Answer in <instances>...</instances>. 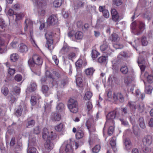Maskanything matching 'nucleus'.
Wrapping results in <instances>:
<instances>
[{"mask_svg":"<svg viewBox=\"0 0 153 153\" xmlns=\"http://www.w3.org/2000/svg\"><path fill=\"white\" fill-rule=\"evenodd\" d=\"M42 60L41 57L36 54L33 55L28 61V64L31 71L35 74L39 71L40 65H42Z\"/></svg>","mask_w":153,"mask_h":153,"instance_id":"nucleus-1","label":"nucleus"},{"mask_svg":"<svg viewBox=\"0 0 153 153\" xmlns=\"http://www.w3.org/2000/svg\"><path fill=\"white\" fill-rule=\"evenodd\" d=\"M136 22L134 21L131 25V32L135 35L141 34L145 28V24L141 21H139L137 26Z\"/></svg>","mask_w":153,"mask_h":153,"instance_id":"nucleus-2","label":"nucleus"},{"mask_svg":"<svg viewBox=\"0 0 153 153\" xmlns=\"http://www.w3.org/2000/svg\"><path fill=\"white\" fill-rule=\"evenodd\" d=\"M54 34L53 33L48 31L45 34V37L47 40L45 46L50 50H53L54 47L53 45V37Z\"/></svg>","mask_w":153,"mask_h":153,"instance_id":"nucleus-3","label":"nucleus"},{"mask_svg":"<svg viewBox=\"0 0 153 153\" xmlns=\"http://www.w3.org/2000/svg\"><path fill=\"white\" fill-rule=\"evenodd\" d=\"M68 107L72 113H75L78 110V103L76 99L70 98L69 99L67 105Z\"/></svg>","mask_w":153,"mask_h":153,"instance_id":"nucleus-4","label":"nucleus"},{"mask_svg":"<svg viewBox=\"0 0 153 153\" xmlns=\"http://www.w3.org/2000/svg\"><path fill=\"white\" fill-rule=\"evenodd\" d=\"M27 107L26 105L24 103L21 104L19 106V108L16 111L15 114L18 117L21 116L22 111L25 114L27 112Z\"/></svg>","mask_w":153,"mask_h":153,"instance_id":"nucleus-5","label":"nucleus"},{"mask_svg":"<svg viewBox=\"0 0 153 153\" xmlns=\"http://www.w3.org/2000/svg\"><path fill=\"white\" fill-rule=\"evenodd\" d=\"M74 144L75 142L72 141L71 139L65 141L64 144L65 145V152H72L73 150L72 146Z\"/></svg>","mask_w":153,"mask_h":153,"instance_id":"nucleus-6","label":"nucleus"},{"mask_svg":"<svg viewBox=\"0 0 153 153\" xmlns=\"http://www.w3.org/2000/svg\"><path fill=\"white\" fill-rule=\"evenodd\" d=\"M113 99L116 102H123L124 101V97L123 95L120 92L114 93L113 95Z\"/></svg>","mask_w":153,"mask_h":153,"instance_id":"nucleus-7","label":"nucleus"},{"mask_svg":"<svg viewBox=\"0 0 153 153\" xmlns=\"http://www.w3.org/2000/svg\"><path fill=\"white\" fill-rule=\"evenodd\" d=\"M73 49V48L69 46L66 43L64 42L63 46L60 50L59 52L60 53L63 55L66 54L69 52L71 51V50Z\"/></svg>","mask_w":153,"mask_h":153,"instance_id":"nucleus-8","label":"nucleus"},{"mask_svg":"<svg viewBox=\"0 0 153 153\" xmlns=\"http://www.w3.org/2000/svg\"><path fill=\"white\" fill-rule=\"evenodd\" d=\"M143 145L148 146L150 145L152 142V138L151 136L147 135L145 136L142 140Z\"/></svg>","mask_w":153,"mask_h":153,"instance_id":"nucleus-9","label":"nucleus"},{"mask_svg":"<svg viewBox=\"0 0 153 153\" xmlns=\"http://www.w3.org/2000/svg\"><path fill=\"white\" fill-rule=\"evenodd\" d=\"M116 109L115 110L109 112L107 116V118L108 119V121L111 123L113 125L114 124V122L113 119L115 118L116 115L117 111Z\"/></svg>","mask_w":153,"mask_h":153,"instance_id":"nucleus-10","label":"nucleus"},{"mask_svg":"<svg viewBox=\"0 0 153 153\" xmlns=\"http://www.w3.org/2000/svg\"><path fill=\"white\" fill-rule=\"evenodd\" d=\"M58 22L56 17L54 15L49 16L47 20L48 24L49 25H54Z\"/></svg>","mask_w":153,"mask_h":153,"instance_id":"nucleus-11","label":"nucleus"},{"mask_svg":"<svg viewBox=\"0 0 153 153\" xmlns=\"http://www.w3.org/2000/svg\"><path fill=\"white\" fill-rule=\"evenodd\" d=\"M37 85L36 83L33 81H31L30 85L27 87V90L30 92L35 91L37 89Z\"/></svg>","mask_w":153,"mask_h":153,"instance_id":"nucleus-12","label":"nucleus"},{"mask_svg":"<svg viewBox=\"0 0 153 153\" xmlns=\"http://www.w3.org/2000/svg\"><path fill=\"white\" fill-rule=\"evenodd\" d=\"M45 149L48 151H50L53 149L54 144L49 139H48L45 143Z\"/></svg>","mask_w":153,"mask_h":153,"instance_id":"nucleus-13","label":"nucleus"},{"mask_svg":"<svg viewBox=\"0 0 153 153\" xmlns=\"http://www.w3.org/2000/svg\"><path fill=\"white\" fill-rule=\"evenodd\" d=\"M61 80L60 81V83L59 85L61 88H63L68 82V78L65 75H62L61 76Z\"/></svg>","mask_w":153,"mask_h":153,"instance_id":"nucleus-14","label":"nucleus"},{"mask_svg":"<svg viewBox=\"0 0 153 153\" xmlns=\"http://www.w3.org/2000/svg\"><path fill=\"white\" fill-rule=\"evenodd\" d=\"M51 119L53 121H59L61 119V115L57 113H53L51 115Z\"/></svg>","mask_w":153,"mask_h":153,"instance_id":"nucleus-15","label":"nucleus"},{"mask_svg":"<svg viewBox=\"0 0 153 153\" xmlns=\"http://www.w3.org/2000/svg\"><path fill=\"white\" fill-rule=\"evenodd\" d=\"M124 144L126 149L129 150L132 147V144L131 142L129 139L126 138L124 141Z\"/></svg>","mask_w":153,"mask_h":153,"instance_id":"nucleus-16","label":"nucleus"},{"mask_svg":"<svg viewBox=\"0 0 153 153\" xmlns=\"http://www.w3.org/2000/svg\"><path fill=\"white\" fill-rule=\"evenodd\" d=\"M27 125L26 127L29 128L30 127H33L35 125L36 123L35 120L32 119L30 117L28 118L26 120Z\"/></svg>","mask_w":153,"mask_h":153,"instance_id":"nucleus-17","label":"nucleus"},{"mask_svg":"<svg viewBox=\"0 0 153 153\" xmlns=\"http://www.w3.org/2000/svg\"><path fill=\"white\" fill-rule=\"evenodd\" d=\"M138 103L134 102H129L128 104V105L129 107L131 110L132 111H135L136 109Z\"/></svg>","mask_w":153,"mask_h":153,"instance_id":"nucleus-18","label":"nucleus"},{"mask_svg":"<svg viewBox=\"0 0 153 153\" xmlns=\"http://www.w3.org/2000/svg\"><path fill=\"white\" fill-rule=\"evenodd\" d=\"M35 2L38 8H43L46 4L44 0H35Z\"/></svg>","mask_w":153,"mask_h":153,"instance_id":"nucleus-19","label":"nucleus"},{"mask_svg":"<svg viewBox=\"0 0 153 153\" xmlns=\"http://www.w3.org/2000/svg\"><path fill=\"white\" fill-rule=\"evenodd\" d=\"M42 137L44 140H46L48 139L49 135V133L48 129L46 128H44L42 131Z\"/></svg>","mask_w":153,"mask_h":153,"instance_id":"nucleus-20","label":"nucleus"},{"mask_svg":"<svg viewBox=\"0 0 153 153\" xmlns=\"http://www.w3.org/2000/svg\"><path fill=\"white\" fill-rule=\"evenodd\" d=\"M5 46L4 41L0 39V53H2L5 51Z\"/></svg>","mask_w":153,"mask_h":153,"instance_id":"nucleus-21","label":"nucleus"},{"mask_svg":"<svg viewBox=\"0 0 153 153\" xmlns=\"http://www.w3.org/2000/svg\"><path fill=\"white\" fill-rule=\"evenodd\" d=\"M116 139L115 137H113L112 138L110 142V144L114 153H115L117 151V149L116 147Z\"/></svg>","mask_w":153,"mask_h":153,"instance_id":"nucleus-22","label":"nucleus"},{"mask_svg":"<svg viewBox=\"0 0 153 153\" xmlns=\"http://www.w3.org/2000/svg\"><path fill=\"white\" fill-rule=\"evenodd\" d=\"M49 88L48 86L46 85H44L42 86L41 90L45 96H48L49 95L48 91Z\"/></svg>","mask_w":153,"mask_h":153,"instance_id":"nucleus-23","label":"nucleus"},{"mask_svg":"<svg viewBox=\"0 0 153 153\" xmlns=\"http://www.w3.org/2000/svg\"><path fill=\"white\" fill-rule=\"evenodd\" d=\"M76 57V54L75 52L71 50L67 54V57L68 59L72 60L73 59L75 58Z\"/></svg>","mask_w":153,"mask_h":153,"instance_id":"nucleus-24","label":"nucleus"},{"mask_svg":"<svg viewBox=\"0 0 153 153\" xmlns=\"http://www.w3.org/2000/svg\"><path fill=\"white\" fill-rule=\"evenodd\" d=\"M95 70L93 67L88 68L85 70V72L87 75L91 76L93 75Z\"/></svg>","mask_w":153,"mask_h":153,"instance_id":"nucleus-25","label":"nucleus"},{"mask_svg":"<svg viewBox=\"0 0 153 153\" xmlns=\"http://www.w3.org/2000/svg\"><path fill=\"white\" fill-rule=\"evenodd\" d=\"M141 43L142 45L143 46H146L148 43L147 38L145 36H143L140 38Z\"/></svg>","mask_w":153,"mask_h":153,"instance_id":"nucleus-26","label":"nucleus"},{"mask_svg":"<svg viewBox=\"0 0 153 153\" xmlns=\"http://www.w3.org/2000/svg\"><path fill=\"white\" fill-rule=\"evenodd\" d=\"M28 48L25 44L22 43L20 44L19 50L22 52H26L28 51Z\"/></svg>","mask_w":153,"mask_h":153,"instance_id":"nucleus-27","label":"nucleus"},{"mask_svg":"<svg viewBox=\"0 0 153 153\" xmlns=\"http://www.w3.org/2000/svg\"><path fill=\"white\" fill-rule=\"evenodd\" d=\"M83 36V34L82 32L81 31H77L74 34V36L75 39L77 40L82 39Z\"/></svg>","mask_w":153,"mask_h":153,"instance_id":"nucleus-28","label":"nucleus"},{"mask_svg":"<svg viewBox=\"0 0 153 153\" xmlns=\"http://www.w3.org/2000/svg\"><path fill=\"white\" fill-rule=\"evenodd\" d=\"M138 121L140 127L143 129L145 128L146 126L145 124L143 117H140Z\"/></svg>","mask_w":153,"mask_h":153,"instance_id":"nucleus-29","label":"nucleus"},{"mask_svg":"<svg viewBox=\"0 0 153 153\" xmlns=\"http://www.w3.org/2000/svg\"><path fill=\"white\" fill-rule=\"evenodd\" d=\"M100 48L102 51H104L108 48V44L105 40L103 41V44L100 46Z\"/></svg>","mask_w":153,"mask_h":153,"instance_id":"nucleus-30","label":"nucleus"},{"mask_svg":"<svg viewBox=\"0 0 153 153\" xmlns=\"http://www.w3.org/2000/svg\"><path fill=\"white\" fill-rule=\"evenodd\" d=\"M25 23L26 24L25 29V28H27L28 27H29L30 28H31L32 27L33 25V22L32 20H30V19H26Z\"/></svg>","mask_w":153,"mask_h":153,"instance_id":"nucleus-31","label":"nucleus"},{"mask_svg":"<svg viewBox=\"0 0 153 153\" xmlns=\"http://www.w3.org/2000/svg\"><path fill=\"white\" fill-rule=\"evenodd\" d=\"M19 56L17 53H13L10 56V59L12 62L16 61L19 58Z\"/></svg>","mask_w":153,"mask_h":153,"instance_id":"nucleus-32","label":"nucleus"},{"mask_svg":"<svg viewBox=\"0 0 153 153\" xmlns=\"http://www.w3.org/2000/svg\"><path fill=\"white\" fill-rule=\"evenodd\" d=\"M84 135L83 131L82 130H79L77 131L76 136V138L80 139L83 137Z\"/></svg>","mask_w":153,"mask_h":153,"instance_id":"nucleus-33","label":"nucleus"},{"mask_svg":"<svg viewBox=\"0 0 153 153\" xmlns=\"http://www.w3.org/2000/svg\"><path fill=\"white\" fill-rule=\"evenodd\" d=\"M137 106H138V109L140 113H142L144 111L145 109V105L142 102L138 103Z\"/></svg>","mask_w":153,"mask_h":153,"instance_id":"nucleus-34","label":"nucleus"},{"mask_svg":"<svg viewBox=\"0 0 153 153\" xmlns=\"http://www.w3.org/2000/svg\"><path fill=\"white\" fill-rule=\"evenodd\" d=\"M120 71L123 74H127L128 70L127 66H123L121 67Z\"/></svg>","mask_w":153,"mask_h":153,"instance_id":"nucleus-35","label":"nucleus"},{"mask_svg":"<svg viewBox=\"0 0 153 153\" xmlns=\"http://www.w3.org/2000/svg\"><path fill=\"white\" fill-rule=\"evenodd\" d=\"M57 136L56 134L53 132H51V133L49 134V136L48 138V139H51V140H54L57 137Z\"/></svg>","mask_w":153,"mask_h":153,"instance_id":"nucleus-36","label":"nucleus"},{"mask_svg":"<svg viewBox=\"0 0 153 153\" xmlns=\"http://www.w3.org/2000/svg\"><path fill=\"white\" fill-rule=\"evenodd\" d=\"M93 122V119L91 118L89 119L86 122V125L88 129L90 131V129L91 126V123Z\"/></svg>","mask_w":153,"mask_h":153,"instance_id":"nucleus-37","label":"nucleus"},{"mask_svg":"<svg viewBox=\"0 0 153 153\" xmlns=\"http://www.w3.org/2000/svg\"><path fill=\"white\" fill-rule=\"evenodd\" d=\"M62 3V0H55L53 2V5L55 7H58L61 5Z\"/></svg>","mask_w":153,"mask_h":153,"instance_id":"nucleus-38","label":"nucleus"},{"mask_svg":"<svg viewBox=\"0 0 153 153\" xmlns=\"http://www.w3.org/2000/svg\"><path fill=\"white\" fill-rule=\"evenodd\" d=\"M92 95V93L90 91L87 92L84 96V98L85 100H89Z\"/></svg>","mask_w":153,"mask_h":153,"instance_id":"nucleus-39","label":"nucleus"},{"mask_svg":"<svg viewBox=\"0 0 153 153\" xmlns=\"http://www.w3.org/2000/svg\"><path fill=\"white\" fill-rule=\"evenodd\" d=\"M145 76L146 77L147 76V79L148 81L150 83H152L153 82V76L151 75H148L147 72H145Z\"/></svg>","mask_w":153,"mask_h":153,"instance_id":"nucleus-40","label":"nucleus"},{"mask_svg":"<svg viewBox=\"0 0 153 153\" xmlns=\"http://www.w3.org/2000/svg\"><path fill=\"white\" fill-rule=\"evenodd\" d=\"M85 4V3L82 1H79L75 4V8L78 9L79 8L83 7Z\"/></svg>","mask_w":153,"mask_h":153,"instance_id":"nucleus-41","label":"nucleus"},{"mask_svg":"<svg viewBox=\"0 0 153 153\" xmlns=\"http://www.w3.org/2000/svg\"><path fill=\"white\" fill-rule=\"evenodd\" d=\"M152 89L153 88L151 86H145V92L147 94H151Z\"/></svg>","mask_w":153,"mask_h":153,"instance_id":"nucleus-42","label":"nucleus"},{"mask_svg":"<svg viewBox=\"0 0 153 153\" xmlns=\"http://www.w3.org/2000/svg\"><path fill=\"white\" fill-rule=\"evenodd\" d=\"M63 127V124L62 123H60L55 127V129L57 131H60L62 130Z\"/></svg>","mask_w":153,"mask_h":153,"instance_id":"nucleus-43","label":"nucleus"},{"mask_svg":"<svg viewBox=\"0 0 153 153\" xmlns=\"http://www.w3.org/2000/svg\"><path fill=\"white\" fill-rule=\"evenodd\" d=\"M91 55L92 58L95 59L100 55V53L96 50H93L91 52Z\"/></svg>","mask_w":153,"mask_h":153,"instance_id":"nucleus-44","label":"nucleus"},{"mask_svg":"<svg viewBox=\"0 0 153 153\" xmlns=\"http://www.w3.org/2000/svg\"><path fill=\"white\" fill-rule=\"evenodd\" d=\"M100 147L99 145H96L92 149V152L94 153H97L100 151Z\"/></svg>","mask_w":153,"mask_h":153,"instance_id":"nucleus-45","label":"nucleus"},{"mask_svg":"<svg viewBox=\"0 0 153 153\" xmlns=\"http://www.w3.org/2000/svg\"><path fill=\"white\" fill-rule=\"evenodd\" d=\"M111 123L112 125L109 127L108 131V133L110 135L113 134L114 130V128L113 126L114 124L113 125Z\"/></svg>","mask_w":153,"mask_h":153,"instance_id":"nucleus-46","label":"nucleus"},{"mask_svg":"<svg viewBox=\"0 0 153 153\" xmlns=\"http://www.w3.org/2000/svg\"><path fill=\"white\" fill-rule=\"evenodd\" d=\"M1 92L4 95H7L8 93V88L6 87H3L1 88Z\"/></svg>","mask_w":153,"mask_h":153,"instance_id":"nucleus-47","label":"nucleus"},{"mask_svg":"<svg viewBox=\"0 0 153 153\" xmlns=\"http://www.w3.org/2000/svg\"><path fill=\"white\" fill-rule=\"evenodd\" d=\"M118 36L117 34L113 33L111 35V40L112 42H115L118 40Z\"/></svg>","mask_w":153,"mask_h":153,"instance_id":"nucleus-48","label":"nucleus"},{"mask_svg":"<svg viewBox=\"0 0 153 153\" xmlns=\"http://www.w3.org/2000/svg\"><path fill=\"white\" fill-rule=\"evenodd\" d=\"M30 102L32 105H36V98L35 96H33L31 97Z\"/></svg>","mask_w":153,"mask_h":153,"instance_id":"nucleus-49","label":"nucleus"},{"mask_svg":"<svg viewBox=\"0 0 153 153\" xmlns=\"http://www.w3.org/2000/svg\"><path fill=\"white\" fill-rule=\"evenodd\" d=\"M113 4L116 6L121 5L123 3V1L121 0H113Z\"/></svg>","mask_w":153,"mask_h":153,"instance_id":"nucleus-50","label":"nucleus"},{"mask_svg":"<svg viewBox=\"0 0 153 153\" xmlns=\"http://www.w3.org/2000/svg\"><path fill=\"white\" fill-rule=\"evenodd\" d=\"M135 93L136 96H138L141 99H143L144 97V95L142 94H141L140 92L138 89L136 90Z\"/></svg>","mask_w":153,"mask_h":153,"instance_id":"nucleus-51","label":"nucleus"},{"mask_svg":"<svg viewBox=\"0 0 153 153\" xmlns=\"http://www.w3.org/2000/svg\"><path fill=\"white\" fill-rule=\"evenodd\" d=\"M6 26L5 22L4 19H0V28L3 29Z\"/></svg>","mask_w":153,"mask_h":153,"instance_id":"nucleus-52","label":"nucleus"},{"mask_svg":"<svg viewBox=\"0 0 153 153\" xmlns=\"http://www.w3.org/2000/svg\"><path fill=\"white\" fill-rule=\"evenodd\" d=\"M120 56H122L124 57H126L128 56L127 53L124 51H122L120 53V55L117 56V59H119V58H121L120 57Z\"/></svg>","mask_w":153,"mask_h":153,"instance_id":"nucleus-53","label":"nucleus"},{"mask_svg":"<svg viewBox=\"0 0 153 153\" xmlns=\"http://www.w3.org/2000/svg\"><path fill=\"white\" fill-rule=\"evenodd\" d=\"M22 76L20 74H17L14 77L15 80L17 82H20L22 79Z\"/></svg>","mask_w":153,"mask_h":153,"instance_id":"nucleus-54","label":"nucleus"},{"mask_svg":"<svg viewBox=\"0 0 153 153\" xmlns=\"http://www.w3.org/2000/svg\"><path fill=\"white\" fill-rule=\"evenodd\" d=\"M82 60L80 59H79L76 62L75 65L77 67L80 68L82 67Z\"/></svg>","mask_w":153,"mask_h":153,"instance_id":"nucleus-55","label":"nucleus"},{"mask_svg":"<svg viewBox=\"0 0 153 153\" xmlns=\"http://www.w3.org/2000/svg\"><path fill=\"white\" fill-rule=\"evenodd\" d=\"M82 80L81 78L78 77L76 79V82L77 85L79 87L82 86Z\"/></svg>","mask_w":153,"mask_h":153,"instance_id":"nucleus-56","label":"nucleus"},{"mask_svg":"<svg viewBox=\"0 0 153 153\" xmlns=\"http://www.w3.org/2000/svg\"><path fill=\"white\" fill-rule=\"evenodd\" d=\"M106 61V58L105 56H101L98 59V61L100 63L104 62Z\"/></svg>","mask_w":153,"mask_h":153,"instance_id":"nucleus-57","label":"nucleus"},{"mask_svg":"<svg viewBox=\"0 0 153 153\" xmlns=\"http://www.w3.org/2000/svg\"><path fill=\"white\" fill-rule=\"evenodd\" d=\"M16 19L18 20L22 18L24 16V15L23 13H17L16 14Z\"/></svg>","mask_w":153,"mask_h":153,"instance_id":"nucleus-58","label":"nucleus"},{"mask_svg":"<svg viewBox=\"0 0 153 153\" xmlns=\"http://www.w3.org/2000/svg\"><path fill=\"white\" fill-rule=\"evenodd\" d=\"M137 62L138 65H139L143 64L144 63L145 61L144 58L143 57L140 56L138 58Z\"/></svg>","mask_w":153,"mask_h":153,"instance_id":"nucleus-59","label":"nucleus"},{"mask_svg":"<svg viewBox=\"0 0 153 153\" xmlns=\"http://www.w3.org/2000/svg\"><path fill=\"white\" fill-rule=\"evenodd\" d=\"M36 149L34 147L30 148L28 150V153H36Z\"/></svg>","mask_w":153,"mask_h":153,"instance_id":"nucleus-60","label":"nucleus"},{"mask_svg":"<svg viewBox=\"0 0 153 153\" xmlns=\"http://www.w3.org/2000/svg\"><path fill=\"white\" fill-rule=\"evenodd\" d=\"M64 105L62 103H59L57 106L56 108L57 110H60L63 109L64 107Z\"/></svg>","mask_w":153,"mask_h":153,"instance_id":"nucleus-61","label":"nucleus"},{"mask_svg":"<svg viewBox=\"0 0 153 153\" xmlns=\"http://www.w3.org/2000/svg\"><path fill=\"white\" fill-rule=\"evenodd\" d=\"M39 14L41 16H43L45 14V11L42 8H38Z\"/></svg>","mask_w":153,"mask_h":153,"instance_id":"nucleus-62","label":"nucleus"},{"mask_svg":"<svg viewBox=\"0 0 153 153\" xmlns=\"http://www.w3.org/2000/svg\"><path fill=\"white\" fill-rule=\"evenodd\" d=\"M113 46L116 49H121L123 47V45L118 43L114 44L113 45Z\"/></svg>","mask_w":153,"mask_h":153,"instance_id":"nucleus-63","label":"nucleus"},{"mask_svg":"<svg viewBox=\"0 0 153 153\" xmlns=\"http://www.w3.org/2000/svg\"><path fill=\"white\" fill-rule=\"evenodd\" d=\"M103 16L106 18H108L109 16V14L108 11L107 10H105L102 12Z\"/></svg>","mask_w":153,"mask_h":153,"instance_id":"nucleus-64","label":"nucleus"}]
</instances>
